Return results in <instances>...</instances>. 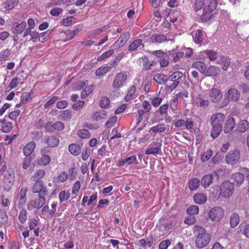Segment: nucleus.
Segmentation results:
<instances>
[{"instance_id":"4c0bfd02","label":"nucleus","mask_w":249,"mask_h":249,"mask_svg":"<svg viewBox=\"0 0 249 249\" xmlns=\"http://www.w3.org/2000/svg\"><path fill=\"white\" fill-rule=\"evenodd\" d=\"M45 172L43 169L36 171L31 177V180L34 181H41L40 179L44 177Z\"/></svg>"},{"instance_id":"774afa93","label":"nucleus","mask_w":249,"mask_h":249,"mask_svg":"<svg viewBox=\"0 0 249 249\" xmlns=\"http://www.w3.org/2000/svg\"><path fill=\"white\" fill-rule=\"evenodd\" d=\"M20 114V110L19 109H17L10 112L9 114V117L12 121H16Z\"/></svg>"},{"instance_id":"72a5a7b5","label":"nucleus","mask_w":249,"mask_h":249,"mask_svg":"<svg viewBox=\"0 0 249 249\" xmlns=\"http://www.w3.org/2000/svg\"><path fill=\"white\" fill-rule=\"evenodd\" d=\"M130 36V34L128 32L124 33L117 40L116 43L119 44L120 47H123L128 40Z\"/></svg>"},{"instance_id":"7ed1b4c3","label":"nucleus","mask_w":249,"mask_h":249,"mask_svg":"<svg viewBox=\"0 0 249 249\" xmlns=\"http://www.w3.org/2000/svg\"><path fill=\"white\" fill-rule=\"evenodd\" d=\"M234 191V185L229 180H225L220 186V196L223 198H230Z\"/></svg>"},{"instance_id":"c03bdc74","label":"nucleus","mask_w":249,"mask_h":249,"mask_svg":"<svg viewBox=\"0 0 249 249\" xmlns=\"http://www.w3.org/2000/svg\"><path fill=\"white\" fill-rule=\"evenodd\" d=\"M59 142V139L54 136H52L49 137L47 140V143L50 147H55Z\"/></svg>"},{"instance_id":"69168bd1","label":"nucleus","mask_w":249,"mask_h":249,"mask_svg":"<svg viewBox=\"0 0 249 249\" xmlns=\"http://www.w3.org/2000/svg\"><path fill=\"white\" fill-rule=\"evenodd\" d=\"M213 151L211 149H208L201 157V160L203 162L208 160L212 157Z\"/></svg>"},{"instance_id":"4d7b16f0","label":"nucleus","mask_w":249,"mask_h":249,"mask_svg":"<svg viewBox=\"0 0 249 249\" xmlns=\"http://www.w3.org/2000/svg\"><path fill=\"white\" fill-rule=\"evenodd\" d=\"M204 4V0H195L193 6V9L195 11H198L203 7Z\"/></svg>"},{"instance_id":"680f3d73","label":"nucleus","mask_w":249,"mask_h":249,"mask_svg":"<svg viewBox=\"0 0 249 249\" xmlns=\"http://www.w3.org/2000/svg\"><path fill=\"white\" fill-rule=\"evenodd\" d=\"M60 115L62 119L65 121H69L71 118V111L69 110L61 111Z\"/></svg>"},{"instance_id":"13d9d810","label":"nucleus","mask_w":249,"mask_h":249,"mask_svg":"<svg viewBox=\"0 0 249 249\" xmlns=\"http://www.w3.org/2000/svg\"><path fill=\"white\" fill-rule=\"evenodd\" d=\"M114 52V50L111 49L104 53L100 56H98L97 60L98 61H102L106 58L111 56Z\"/></svg>"},{"instance_id":"de8ad7c7","label":"nucleus","mask_w":249,"mask_h":249,"mask_svg":"<svg viewBox=\"0 0 249 249\" xmlns=\"http://www.w3.org/2000/svg\"><path fill=\"white\" fill-rule=\"evenodd\" d=\"M94 86L92 85H89L86 87L81 93V98L85 99L89 95L93 90Z\"/></svg>"},{"instance_id":"a18cd8bd","label":"nucleus","mask_w":249,"mask_h":249,"mask_svg":"<svg viewBox=\"0 0 249 249\" xmlns=\"http://www.w3.org/2000/svg\"><path fill=\"white\" fill-rule=\"evenodd\" d=\"M77 134L81 139H89L90 137V132L85 129H79Z\"/></svg>"},{"instance_id":"2f4dec72","label":"nucleus","mask_w":249,"mask_h":249,"mask_svg":"<svg viewBox=\"0 0 249 249\" xmlns=\"http://www.w3.org/2000/svg\"><path fill=\"white\" fill-rule=\"evenodd\" d=\"M249 128V123L246 120H242L237 125V130L239 132H245Z\"/></svg>"},{"instance_id":"9d476101","label":"nucleus","mask_w":249,"mask_h":249,"mask_svg":"<svg viewBox=\"0 0 249 249\" xmlns=\"http://www.w3.org/2000/svg\"><path fill=\"white\" fill-rule=\"evenodd\" d=\"M36 182L32 187V191L33 193H38V196H47L48 191L47 187L44 185L42 181H36Z\"/></svg>"},{"instance_id":"6e6552de","label":"nucleus","mask_w":249,"mask_h":249,"mask_svg":"<svg viewBox=\"0 0 249 249\" xmlns=\"http://www.w3.org/2000/svg\"><path fill=\"white\" fill-rule=\"evenodd\" d=\"M27 192L26 187H22L15 197V201L17 202V206L19 208H23L26 203Z\"/></svg>"},{"instance_id":"3c124183","label":"nucleus","mask_w":249,"mask_h":249,"mask_svg":"<svg viewBox=\"0 0 249 249\" xmlns=\"http://www.w3.org/2000/svg\"><path fill=\"white\" fill-rule=\"evenodd\" d=\"M142 44V40L140 39H136L132 42L128 48L129 51H133L136 50L139 46Z\"/></svg>"},{"instance_id":"7c9ffc66","label":"nucleus","mask_w":249,"mask_h":249,"mask_svg":"<svg viewBox=\"0 0 249 249\" xmlns=\"http://www.w3.org/2000/svg\"><path fill=\"white\" fill-rule=\"evenodd\" d=\"M194 200L196 204L200 205L206 203L207 197L203 193H196L194 196Z\"/></svg>"},{"instance_id":"e433bc0d","label":"nucleus","mask_w":249,"mask_h":249,"mask_svg":"<svg viewBox=\"0 0 249 249\" xmlns=\"http://www.w3.org/2000/svg\"><path fill=\"white\" fill-rule=\"evenodd\" d=\"M107 116V113L104 110H100L94 112L92 114L93 119L96 121L106 118Z\"/></svg>"},{"instance_id":"473e14b6","label":"nucleus","mask_w":249,"mask_h":249,"mask_svg":"<svg viewBox=\"0 0 249 249\" xmlns=\"http://www.w3.org/2000/svg\"><path fill=\"white\" fill-rule=\"evenodd\" d=\"M154 80L159 84H165L168 80V76L163 73H156L154 75Z\"/></svg>"},{"instance_id":"a878e982","label":"nucleus","mask_w":249,"mask_h":249,"mask_svg":"<svg viewBox=\"0 0 249 249\" xmlns=\"http://www.w3.org/2000/svg\"><path fill=\"white\" fill-rule=\"evenodd\" d=\"M27 27L25 21H22L20 23H17L13 29V33L14 34H20L23 33Z\"/></svg>"},{"instance_id":"864d4df0","label":"nucleus","mask_w":249,"mask_h":249,"mask_svg":"<svg viewBox=\"0 0 249 249\" xmlns=\"http://www.w3.org/2000/svg\"><path fill=\"white\" fill-rule=\"evenodd\" d=\"M196 104L198 107L205 108L209 106L210 101L207 99H197L196 101Z\"/></svg>"},{"instance_id":"0eeeda50","label":"nucleus","mask_w":249,"mask_h":249,"mask_svg":"<svg viewBox=\"0 0 249 249\" xmlns=\"http://www.w3.org/2000/svg\"><path fill=\"white\" fill-rule=\"evenodd\" d=\"M224 215V211L220 207H214L212 208L208 213L209 218L214 222L219 221Z\"/></svg>"},{"instance_id":"c85d7f7f","label":"nucleus","mask_w":249,"mask_h":249,"mask_svg":"<svg viewBox=\"0 0 249 249\" xmlns=\"http://www.w3.org/2000/svg\"><path fill=\"white\" fill-rule=\"evenodd\" d=\"M175 225V223L173 221H162L159 225V229L160 231H164L171 229Z\"/></svg>"},{"instance_id":"052dcab7","label":"nucleus","mask_w":249,"mask_h":249,"mask_svg":"<svg viewBox=\"0 0 249 249\" xmlns=\"http://www.w3.org/2000/svg\"><path fill=\"white\" fill-rule=\"evenodd\" d=\"M187 213L190 215L196 214L199 213V208L196 205L191 206L187 209Z\"/></svg>"},{"instance_id":"c756f323","label":"nucleus","mask_w":249,"mask_h":249,"mask_svg":"<svg viewBox=\"0 0 249 249\" xmlns=\"http://www.w3.org/2000/svg\"><path fill=\"white\" fill-rule=\"evenodd\" d=\"M220 73V70L218 67L215 66H210L207 68L206 72L205 73V75L207 76H216L219 74Z\"/></svg>"},{"instance_id":"dca6fc26","label":"nucleus","mask_w":249,"mask_h":249,"mask_svg":"<svg viewBox=\"0 0 249 249\" xmlns=\"http://www.w3.org/2000/svg\"><path fill=\"white\" fill-rule=\"evenodd\" d=\"M209 96L213 102L217 103L221 99L222 94L219 89L213 88L209 91Z\"/></svg>"},{"instance_id":"49530a36","label":"nucleus","mask_w":249,"mask_h":249,"mask_svg":"<svg viewBox=\"0 0 249 249\" xmlns=\"http://www.w3.org/2000/svg\"><path fill=\"white\" fill-rule=\"evenodd\" d=\"M11 54V50L5 49L0 52V61H5L8 59Z\"/></svg>"},{"instance_id":"1a4fd4ad","label":"nucleus","mask_w":249,"mask_h":249,"mask_svg":"<svg viewBox=\"0 0 249 249\" xmlns=\"http://www.w3.org/2000/svg\"><path fill=\"white\" fill-rule=\"evenodd\" d=\"M127 75L125 71H121L118 73L112 83V87L114 89H119L121 88L126 82Z\"/></svg>"},{"instance_id":"f704fd0d","label":"nucleus","mask_w":249,"mask_h":249,"mask_svg":"<svg viewBox=\"0 0 249 249\" xmlns=\"http://www.w3.org/2000/svg\"><path fill=\"white\" fill-rule=\"evenodd\" d=\"M217 63L220 64L224 71H227L230 66V61L229 58L222 56L217 60Z\"/></svg>"},{"instance_id":"603ef678","label":"nucleus","mask_w":249,"mask_h":249,"mask_svg":"<svg viewBox=\"0 0 249 249\" xmlns=\"http://www.w3.org/2000/svg\"><path fill=\"white\" fill-rule=\"evenodd\" d=\"M109 71V68L106 65L99 68L95 71V74L98 76H103Z\"/></svg>"},{"instance_id":"f03ea898","label":"nucleus","mask_w":249,"mask_h":249,"mask_svg":"<svg viewBox=\"0 0 249 249\" xmlns=\"http://www.w3.org/2000/svg\"><path fill=\"white\" fill-rule=\"evenodd\" d=\"M240 92L234 88H230L224 95V98L221 103L220 106L224 107L229 104L230 101L236 102L240 98Z\"/></svg>"},{"instance_id":"20e7f679","label":"nucleus","mask_w":249,"mask_h":249,"mask_svg":"<svg viewBox=\"0 0 249 249\" xmlns=\"http://www.w3.org/2000/svg\"><path fill=\"white\" fill-rule=\"evenodd\" d=\"M245 178L249 179V169L246 167L240 168L239 172L232 174L231 176V179L238 186H240L243 183Z\"/></svg>"},{"instance_id":"a211bd4d","label":"nucleus","mask_w":249,"mask_h":249,"mask_svg":"<svg viewBox=\"0 0 249 249\" xmlns=\"http://www.w3.org/2000/svg\"><path fill=\"white\" fill-rule=\"evenodd\" d=\"M208 57L211 61H213L217 58V53L212 50H204L199 54L198 57L199 59H204Z\"/></svg>"},{"instance_id":"5701e85b","label":"nucleus","mask_w":249,"mask_h":249,"mask_svg":"<svg viewBox=\"0 0 249 249\" xmlns=\"http://www.w3.org/2000/svg\"><path fill=\"white\" fill-rule=\"evenodd\" d=\"M36 143L34 142L28 143L23 148V151L26 157L30 156L36 148Z\"/></svg>"},{"instance_id":"f8f14e48","label":"nucleus","mask_w":249,"mask_h":249,"mask_svg":"<svg viewBox=\"0 0 249 249\" xmlns=\"http://www.w3.org/2000/svg\"><path fill=\"white\" fill-rule=\"evenodd\" d=\"M49 152V149L48 147H44L41 149L40 153L41 157L38 159L37 163L41 166H45L48 165L51 161V158L47 155Z\"/></svg>"},{"instance_id":"6e6d98bb","label":"nucleus","mask_w":249,"mask_h":249,"mask_svg":"<svg viewBox=\"0 0 249 249\" xmlns=\"http://www.w3.org/2000/svg\"><path fill=\"white\" fill-rule=\"evenodd\" d=\"M165 130V126L164 124H158L156 126L152 127L150 130L154 133L162 132Z\"/></svg>"},{"instance_id":"79ce46f5","label":"nucleus","mask_w":249,"mask_h":249,"mask_svg":"<svg viewBox=\"0 0 249 249\" xmlns=\"http://www.w3.org/2000/svg\"><path fill=\"white\" fill-rule=\"evenodd\" d=\"M169 54L172 56L174 61L175 62L178 61L184 55V53L183 52H178L175 50H173L170 51Z\"/></svg>"},{"instance_id":"5fc2aeb1","label":"nucleus","mask_w":249,"mask_h":249,"mask_svg":"<svg viewBox=\"0 0 249 249\" xmlns=\"http://www.w3.org/2000/svg\"><path fill=\"white\" fill-rule=\"evenodd\" d=\"M70 196V193L69 191H62L59 195V201L62 202L67 200Z\"/></svg>"},{"instance_id":"2eb2a0df","label":"nucleus","mask_w":249,"mask_h":249,"mask_svg":"<svg viewBox=\"0 0 249 249\" xmlns=\"http://www.w3.org/2000/svg\"><path fill=\"white\" fill-rule=\"evenodd\" d=\"M64 128V124L61 122H56L53 123L51 122H48L45 125V129L47 132H52L54 130L60 131Z\"/></svg>"},{"instance_id":"bf43d9fd","label":"nucleus","mask_w":249,"mask_h":249,"mask_svg":"<svg viewBox=\"0 0 249 249\" xmlns=\"http://www.w3.org/2000/svg\"><path fill=\"white\" fill-rule=\"evenodd\" d=\"M8 215L5 212L0 211V227L8 222Z\"/></svg>"},{"instance_id":"423d86ee","label":"nucleus","mask_w":249,"mask_h":249,"mask_svg":"<svg viewBox=\"0 0 249 249\" xmlns=\"http://www.w3.org/2000/svg\"><path fill=\"white\" fill-rule=\"evenodd\" d=\"M240 157V152L238 149L231 150L225 157L226 163L231 165H235L239 161Z\"/></svg>"},{"instance_id":"f257e3e1","label":"nucleus","mask_w":249,"mask_h":249,"mask_svg":"<svg viewBox=\"0 0 249 249\" xmlns=\"http://www.w3.org/2000/svg\"><path fill=\"white\" fill-rule=\"evenodd\" d=\"M193 231L195 235V244L198 249H202L209 244L211 236L204 227L196 225L193 227Z\"/></svg>"},{"instance_id":"e2e57ef3","label":"nucleus","mask_w":249,"mask_h":249,"mask_svg":"<svg viewBox=\"0 0 249 249\" xmlns=\"http://www.w3.org/2000/svg\"><path fill=\"white\" fill-rule=\"evenodd\" d=\"M178 101L177 98H175L172 99L170 102V107L171 109L173 111V112L174 113H176L178 110Z\"/></svg>"},{"instance_id":"4468645a","label":"nucleus","mask_w":249,"mask_h":249,"mask_svg":"<svg viewBox=\"0 0 249 249\" xmlns=\"http://www.w3.org/2000/svg\"><path fill=\"white\" fill-rule=\"evenodd\" d=\"M140 81L139 78H136L134 80V85L131 86L127 90L126 96L124 97L125 100L127 102L132 100L134 96L136 89L137 88H140V84H138Z\"/></svg>"},{"instance_id":"6ab92c4d","label":"nucleus","mask_w":249,"mask_h":249,"mask_svg":"<svg viewBox=\"0 0 249 249\" xmlns=\"http://www.w3.org/2000/svg\"><path fill=\"white\" fill-rule=\"evenodd\" d=\"M18 3V0H6L0 5L2 11L6 12L13 9Z\"/></svg>"},{"instance_id":"0e129e2a","label":"nucleus","mask_w":249,"mask_h":249,"mask_svg":"<svg viewBox=\"0 0 249 249\" xmlns=\"http://www.w3.org/2000/svg\"><path fill=\"white\" fill-rule=\"evenodd\" d=\"M18 219L20 222L23 224L27 220V212L25 209H22L19 213Z\"/></svg>"},{"instance_id":"a19ab883","label":"nucleus","mask_w":249,"mask_h":249,"mask_svg":"<svg viewBox=\"0 0 249 249\" xmlns=\"http://www.w3.org/2000/svg\"><path fill=\"white\" fill-rule=\"evenodd\" d=\"M68 177L67 173L63 172L60 173V174L57 177H54L53 179V183H56L59 182H63L65 181Z\"/></svg>"},{"instance_id":"58836bf2","label":"nucleus","mask_w":249,"mask_h":249,"mask_svg":"<svg viewBox=\"0 0 249 249\" xmlns=\"http://www.w3.org/2000/svg\"><path fill=\"white\" fill-rule=\"evenodd\" d=\"M212 129L211 132V135L213 138L214 139L217 138L222 130V126L218 125L211 124Z\"/></svg>"},{"instance_id":"bb28decb","label":"nucleus","mask_w":249,"mask_h":249,"mask_svg":"<svg viewBox=\"0 0 249 249\" xmlns=\"http://www.w3.org/2000/svg\"><path fill=\"white\" fill-rule=\"evenodd\" d=\"M213 175L212 174L205 175L201 180V185L205 188L208 187L213 182Z\"/></svg>"},{"instance_id":"9b49d317","label":"nucleus","mask_w":249,"mask_h":249,"mask_svg":"<svg viewBox=\"0 0 249 249\" xmlns=\"http://www.w3.org/2000/svg\"><path fill=\"white\" fill-rule=\"evenodd\" d=\"M45 196H38L37 198L30 200L27 205V209L29 210H32L34 208L38 209L41 208L46 203V199Z\"/></svg>"},{"instance_id":"ea45409f","label":"nucleus","mask_w":249,"mask_h":249,"mask_svg":"<svg viewBox=\"0 0 249 249\" xmlns=\"http://www.w3.org/2000/svg\"><path fill=\"white\" fill-rule=\"evenodd\" d=\"M70 152L74 156H77L79 154L81 151L80 146L76 143L71 144L69 146Z\"/></svg>"},{"instance_id":"b1692460","label":"nucleus","mask_w":249,"mask_h":249,"mask_svg":"<svg viewBox=\"0 0 249 249\" xmlns=\"http://www.w3.org/2000/svg\"><path fill=\"white\" fill-rule=\"evenodd\" d=\"M127 164L128 165L131 164H137V160L135 156H131L129 157L124 159L121 160L118 163V166L121 167L124 166V164Z\"/></svg>"},{"instance_id":"cd10ccee","label":"nucleus","mask_w":249,"mask_h":249,"mask_svg":"<svg viewBox=\"0 0 249 249\" xmlns=\"http://www.w3.org/2000/svg\"><path fill=\"white\" fill-rule=\"evenodd\" d=\"M167 40V37L163 35L155 34L150 37V41L154 43H162Z\"/></svg>"},{"instance_id":"39448f33","label":"nucleus","mask_w":249,"mask_h":249,"mask_svg":"<svg viewBox=\"0 0 249 249\" xmlns=\"http://www.w3.org/2000/svg\"><path fill=\"white\" fill-rule=\"evenodd\" d=\"M15 182V173L12 170H8L4 175L3 179V188L7 191H9Z\"/></svg>"},{"instance_id":"338daca9","label":"nucleus","mask_w":249,"mask_h":249,"mask_svg":"<svg viewBox=\"0 0 249 249\" xmlns=\"http://www.w3.org/2000/svg\"><path fill=\"white\" fill-rule=\"evenodd\" d=\"M151 54L156 55L157 57L160 58V59L163 57H167L166 53L161 50L153 51L151 52Z\"/></svg>"},{"instance_id":"ddd939ff","label":"nucleus","mask_w":249,"mask_h":249,"mask_svg":"<svg viewBox=\"0 0 249 249\" xmlns=\"http://www.w3.org/2000/svg\"><path fill=\"white\" fill-rule=\"evenodd\" d=\"M225 120V115L222 113H215L212 114L210 121L211 124L218 125L223 127L222 124Z\"/></svg>"},{"instance_id":"37998d69","label":"nucleus","mask_w":249,"mask_h":249,"mask_svg":"<svg viewBox=\"0 0 249 249\" xmlns=\"http://www.w3.org/2000/svg\"><path fill=\"white\" fill-rule=\"evenodd\" d=\"M183 76V73L179 71H176L170 75L168 77V80L172 82L179 81Z\"/></svg>"},{"instance_id":"f3484780","label":"nucleus","mask_w":249,"mask_h":249,"mask_svg":"<svg viewBox=\"0 0 249 249\" xmlns=\"http://www.w3.org/2000/svg\"><path fill=\"white\" fill-rule=\"evenodd\" d=\"M161 144L160 142L152 143L146 149L145 154L146 155L159 154L161 152Z\"/></svg>"},{"instance_id":"8fccbe9b","label":"nucleus","mask_w":249,"mask_h":249,"mask_svg":"<svg viewBox=\"0 0 249 249\" xmlns=\"http://www.w3.org/2000/svg\"><path fill=\"white\" fill-rule=\"evenodd\" d=\"M239 222V216L236 213H233L230 219V224L231 228L235 227Z\"/></svg>"},{"instance_id":"412c9836","label":"nucleus","mask_w":249,"mask_h":249,"mask_svg":"<svg viewBox=\"0 0 249 249\" xmlns=\"http://www.w3.org/2000/svg\"><path fill=\"white\" fill-rule=\"evenodd\" d=\"M192 67L193 68L197 69L200 72L205 75L206 72L207 66L206 64L202 61H196L193 63Z\"/></svg>"},{"instance_id":"09e8293b","label":"nucleus","mask_w":249,"mask_h":249,"mask_svg":"<svg viewBox=\"0 0 249 249\" xmlns=\"http://www.w3.org/2000/svg\"><path fill=\"white\" fill-rule=\"evenodd\" d=\"M20 79L18 77L14 78L11 81L8 86V89H6V91H9L10 90L16 88L19 84Z\"/></svg>"},{"instance_id":"aec40b11","label":"nucleus","mask_w":249,"mask_h":249,"mask_svg":"<svg viewBox=\"0 0 249 249\" xmlns=\"http://www.w3.org/2000/svg\"><path fill=\"white\" fill-rule=\"evenodd\" d=\"M235 125V119L232 117H229L226 121L224 127V132L227 134L231 132L234 128Z\"/></svg>"},{"instance_id":"c9c22d12","label":"nucleus","mask_w":249,"mask_h":249,"mask_svg":"<svg viewBox=\"0 0 249 249\" xmlns=\"http://www.w3.org/2000/svg\"><path fill=\"white\" fill-rule=\"evenodd\" d=\"M200 181L196 178L191 179L189 181V188L191 191L196 190L200 185Z\"/></svg>"},{"instance_id":"4be33fe9","label":"nucleus","mask_w":249,"mask_h":249,"mask_svg":"<svg viewBox=\"0 0 249 249\" xmlns=\"http://www.w3.org/2000/svg\"><path fill=\"white\" fill-rule=\"evenodd\" d=\"M1 130L5 133L10 132L13 128V124L10 122H7L5 119L0 120Z\"/></svg>"},{"instance_id":"393cba45","label":"nucleus","mask_w":249,"mask_h":249,"mask_svg":"<svg viewBox=\"0 0 249 249\" xmlns=\"http://www.w3.org/2000/svg\"><path fill=\"white\" fill-rule=\"evenodd\" d=\"M205 36V34L201 30H197L195 32L193 35V39L195 42L201 45Z\"/></svg>"}]
</instances>
